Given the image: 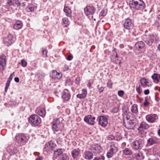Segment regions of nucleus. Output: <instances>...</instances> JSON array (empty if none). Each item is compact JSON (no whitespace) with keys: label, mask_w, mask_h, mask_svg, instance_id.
Returning a JSON list of instances; mask_svg holds the SVG:
<instances>
[{"label":"nucleus","mask_w":160,"mask_h":160,"mask_svg":"<svg viewBox=\"0 0 160 160\" xmlns=\"http://www.w3.org/2000/svg\"><path fill=\"white\" fill-rule=\"evenodd\" d=\"M129 6L137 9H142L145 7L144 3L141 0H131L130 1Z\"/></svg>","instance_id":"obj_1"},{"label":"nucleus","mask_w":160,"mask_h":160,"mask_svg":"<svg viewBox=\"0 0 160 160\" xmlns=\"http://www.w3.org/2000/svg\"><path fill=\"white\" fill-rule=\"evenodd\" d=\"M29 120L35 126L38 125L41 122V119L39 117L35 114L31 115Z\"/></svg>","instance_id":"obj_2"},{"label":"nucleus","mask_w":160,"mask_h":160,"mask_svg":"<svg viewBox=\"0 0 160 160\" xmlns=\"http://www.w3.org/2000/svg\"><path fill=\"white\" fill-rule=\"evenodd\" d=\"M85 14L88 16L93 15L95 12V9L93 6H87L84 8Z\"/></svg>","instance_id":"obj_3"},{"label":"nucleus","mask_w":160,"mask_h":160,"mask_svg":"<svg viewBox=\"0 0 160 160\" xmlns=\"http://www.w3.org/2000/svg\"><path fill=\"white\" fill-rule=\"evenodd\" d=\"M123 121L125 127L129 129H133L135 126L136 123L133 120L126 121L125 119H123Z\"/></svg>","instance_id":"obj_4"},{"label":"nucleus","mask_w":160,"mask_h":160,"mask_svg":"<svg viewBox=\"0 0 160 160\" xmlns=\"http://www.w3.org/2000/svg\"><path fill=\"white\" fill-rule=\"evenodd\" d=\"M143 37V40L149 46H151L154 41V36L152 35L147 37V35H145Z\"/></svg>","instance_id":"obj_5"},{"label":"nucleus","mask_w":160,"mask_h":160,"mask_svg":"<svg viewBox=\"0 0 160 160\" xmlns=\"http://www.w3.org/2000/svg\"><path fill=\"white\" fill-rule=\"evenodd\" d=\"M123 25L124 28L127 29H131L133 27L132 20L129 18H127L125 20Z\"/></svg>","instance_id":"obj_6"},{"label":"nucleus","mask_w":160,"mask_h":160,"mask_svg":"<svg viewBox=\"0 0 160 160\" xmlns=\"http://www.w3.org/2000/svg\"><path fill=\"white\" fill-rule=\"evenodd\" d=\"M143 142L141 140L139 141H135L133 143V147L136 150H140L142 147Z\"/></svg>","instance_id":"obj_7"},{"label":"nucleus","mask_w":160,"mask_h":160,"mask_svg":"<svg viewBox=\"0 0 160 160\" xmlns=\"http://www.w3.org/2000/svg\"><path fill=\"white\" fill-rule=\"evenodd\" d=\"M95 118L94 117H92L91 115H88L85 116L84 118V121L88 124L93 125L94 124V120Z\"/></svg>","instance_id":"obj_8"},{"label":"nucleus","mask_w":160,"mask_h":160,"mask_svg":"<svg viewBox=\"0 0 160 160\" xmlns=\"http://www.w3.org/2000/svg\"><path fill=\"white\" fill-rule=\"evenodd\" d=\"M157 115L156 114H150L147 115L146 118L149 122L153 123L156 119Z\"/></svg>","instance_id":"obj_9"},{"label":"nucleus","mask_w":160,"mask_h":160,"mask_svg":"<svg viewBox=\"0 0 160 160\" xmlns=\"http://www.w3.org/2000/svg\"><path fill=\"white\" fill-rule=\"evenodd\" d=\"M99 124L102 126L105 127L108 124L107 119L105 117L102 116L100 117L99 119Z\"/></svg>","instance_id":"obj_10"},{"label":"nucleus","mask_w":160,"mask_h":160,"mask_svg":"<svg viewBox=\"0 0 160 160\" xmlns=\"http://www.w3.org/2000/svg\"><path fill=\"white\" fill-rule=\"evenodd\" d=\"M16 138L18 142L21 143L24 142L26 140L27 138L24 135L21 134L17 135L16 136Z\"/></svg>","instance_id":"obj_11"},{"label":"nucleus","mask_w":160,"mask_h":160,"mask_svg":"<svg viewBox=\"0 0 160 160\" xmlns=\"http://www.w3.org/2000/svg\"><path fill=\"white\" fill-rule=\"evenodd\" d=\"M93 152L86 151H85L84 155L85 159L88 160H91L93 158Z\"/></svg>","instance_id":"obj_12"},{"label":"nucleus","mask_w":160,"mask_h":160,"mask_svg":"<svg viewBox=\"0 0 160 160\" xmlns=\"http://www.w3.org/2000/svg\"><path fill=\"white\" fill-rule=\"evenodd\" d=\"M6 66V59L2 58H0V70H3Z\"/></svg>","instance_id":"obj_13"},{"label":"nucleus","mask_w":160,"mask_h":160,"mask_svg":"<svg viewBox=\"0 0 160 160\" xmlns=\"http://www.w3.org/2000/svg\"><path fill=\"white\" fill-rule=\"evenodd\" d=\"M149 125L147 123L142 122L138 128V130L139 131L142 130L144 129H148L149 128Z\"/></svg>","instance_id":"obj_14"},{"label":"nucleus","mask_w":160,"mask_h":160,"mask_svg":"<svg viewBox=\"0 0 160 160\" xmlns=\"http://www.w3.org/2000/svg\"><path fill=\"white\" fill-rule=\"evenodd\" d=\"M62 152L61 149H57L54 151V153L53 154L54 157L53 158L55 159L57 158L60 155V156L62 155ZM55 159L53 158V160Z\"/></svg>","instance_id":"obj_15"},{"label":"nucleus","mask_w":160,"mask_h":160,"mask_svg":"<svg viewBox=\"0 0 160 160\" xmlns=\"http://www.w3.org/2000/svg\"><path fill=\"white\" fill-rule=\"evenodd\" d=\"M110 58L112 60L114 61L115 59L117 57V54L116 51V48H114L112 51L111 52H110Z\"/></svg>","instance_id":"obj_16"},{"label":"nucleus","mask_w":160,"mask_h":160,"mask_svg":"<svg viewBox=\"0 0 160 160\" xmlns=\"http://www.w3.org/2000/svg\"><path fill=\"white\" fill-rule=\"evenodd\" d=\"M152 78L154 82L158 83L160 79V76L157 73H154L152 76Z\"/></svg>","instance_id":"obj_17"},{"label":"nucleus","mask_w":160,"mask_h":160,"mask_svg":"<svg viewBox=\"0 0 160 160\" xmlns=\"http://www.w3.org/2000/svg\"><path fill=\"white\" fill-rule=\"evenodd\" d=\"M22 26V24L21 22L20 21H18L16 22V23L14 25L13 28L16 30H18L21 28Z\"/></svg>","instance_id":"obj_18"},{"label":"nucleus","mask_w":160,"mask_h":160,"mask_svg":"<svg viewBox=\"0 0 160 160\" xmlns=\"http://www.w3.org/2000/svg\"><path fill=\"white\" fill-rule=\"evenodd\" d=\"M145 44L143 42L140 41L136 44L135 47L137 49H138L143 48Z\"/></svg>","instance_id":"obj_19"},{"label":"nucleus","mask_w":160,"mask_h":160,"mask_svg":"<svg viewBox=\"0 0 160 160\" xmlns=\"http://www.w3.org/2000/svg\"><path fill=\"white\" fill-rule=\"evenodd\" d=\"M64 11L65 12L66 15L68 17H71V11L68 7H66L64 8Z\"/></svg>","instance_id":"obj_20"},{"label":"nucleus","mask_w":160,"mask_h":160,"mask_svg":"<svg viewBox=\"0 0 160 160\" xmlns=\"http://www.w3.org/2000/svg\"><path fill=\"white\" fill-rule=\"evenodd\" d=\"M62 98L65 100L68 101L70 98V95L68 93H67L64 92L62 95Z\"/></svg>","instance_id":"obj_21"},{"label":"nucleus","mask_w":160,"mask_h":160,"mask_svg":"<svg viewBox=\"0 0 160 160\" xmlns=\"http://www.w3.org/2000/svg\"><path fill=\"white\" fill-rule=\"evenodd\" d=\"M123 152L125 155H131L132 154V151L130 149L126 148L123 151Z\"/></svg>","instance_id":"obj_22"},{"label":"nucleus","mask_w":160,"mask_h":160,"mask_svg":"<svg viewBox=\"0 0 160 160\" xmlns=\"http://www.w3.org/2000/svg\"><path fill=\"white\" fill-rule=\"evenodd\" d=\"M79 151L78 149H74L72 152V155L73 158H76L79 154Z\"/></svg>","instance_id":"obj_23"},{"label":"nucleus","mask_w":160,"mask_h":160,"mask_svg":"<svg viewBox=\"0 0 160 160\" xmlns=\"http://www.w3.org/2000/svg\"><path fill=\"white\" fill-rule=\"evenodd\" d=\"M56 145L52 141H50L48 142V147L49 148L52 150H54V148L56 147Z\"/></svg>","instance_id":"obj_24"},{"label":"nucleus","mask_w":160,"mask_h":160,"mask_svg":"<svg viewBox=\"0 0 160 160\" xmlns=\"http://www.w3.org/2000/svg\"><path fill=\"white\" fill-rule=\"evenodd\" d=\"M148 143L150 145H152L158 143V142L156 140L152 138H149L148 141Z\"/></svg>","instance_id":"obj_25"},{"label":"nucleus","mask_w":160,"mask_h":160,"mask_svg":"<svg viewBox=\"0 0 160 160\" xmlns=\"http://www.w3.org/2000/svg\"><path fill=\"white\" fill-rule=\"evenodd\" d=\"M38 113L40 116L43 117L45 116L46 114V111L44 109H42L39 110Z\"/></svg>","instance_id":"obj_26"},{"label":"nucleus","mask_w":160,"mask_h":160,"mask_svg":"<svg viewBox=\"0 0 160 160\" xmlns=\"http://www.w3.org/2000/svg\"><path fill=\"white\" fill-rule=\"evenodd\" d=\"M132 112L134 113H136L138 112L137 105L136 104H134L132 106L131 109Z\"/></svg>","instance_id":"obj_27"},{"label":"nucleus","mask_w":160,"mask_h":160,"mask_svg":"<svg viewBox=\"0 0 160 160\" xmlns=\"http://www.w3.org/2000/svg\"><path fill=\"white\" fill-rule=\"evenodd\" d=\"M140 81L142 85L143 86H148L147 83L148 82H147L146 79H145L144 78H142L140 80Z\"/></svg>","instance_id":"obj_28"},{"label":"nucleus","mask_w":160,"mask_h":160,"mask_svg":"<svg viewBox=\"0 0 160 160\" xmlns=\"http://www.w3.org/2000/svg\"><path fill=\"white\" fill-rule=\"evenodd\" d=\"M111 150L114 152H116L118 151V149L116 145L114 143L112 144L111 145Z\"/></svg>","instance_id":"obj_29"},{"label":"nucleus","mask_w":160,"mask_h":160,"mask_svg":"<svg viewBox=\"0 0 160 160\" xmlns=\"http://www.w3.org/2000/svg\"><path fill=\"white\" fill-rule=\"evenodd\" d=\"M69 158L68 155L66 154L62 155L59 158V160H68Z\"/></svg>","instance_id":"obj_30"},{"label":"nucleus","mask_w":160,"mask_h":160,"mask_svg":"<svg viewBox=\"0 0 160 160\" xmlns=\"http://www.w3.org/2000/svg\"><path fill=\"white\" fill-rule=\"evenodd\" d=\"M69 158L68 155L66 154L62 155L59 158V160H68Z\"/></svg>","instance_id":"obj_31"},{"label":"nucleus","mask_w":160,"mask_h":160,"mask_svg":"<svg viewBox=\"0 0 160 160\" xmlns=\"http://www.w3.org/2000/svg\"><path fill=\"white\" fill-rule=\"evenodd\" d=\"M58 125H52V129L54 132V133H55V132H57L59 130V128Z\"/></svg>","instance_id":"obj_32"},{"label":"nucleus","mask_w":160,"mask_h":160,"mask_svg":"<svg viewBox=\"0 0 160 160\" xmlns=\"http://www.w3.org/2000/svg\"><path fill=\"white\" fill-rule=\"evenodd\" d=\"M114 152L112 151L111 149L108 152L107 154V156L108 158H110L112 157L113 155V153Z\"/></svg>","instance_id":"obj_33"},{"label":"nucleus","mask_w":160,"mask_h":160,"mask_svg":"<svg viewBox=\"0 0 160 160\" xmlns=\"http://www.w3.org/2000/svg\"><path fill=\"white\" fill-rule=\"evenodd\" d=\"M15 0H8V1L7 3L9 5L14 6V4H15Z\"/></svg>","instance_id":"obj_34"},{"label":"nucleus","mask_w":160,"mask_h":160,"mask_svg":"<svg viewBox=\"0 0 160 160\" xmlns=\"http://www.w3.org/2000/svg\"><path fill=\"white\" fill-rule=\"evenodd\" d=\"M52 123V125L55 124V125H59L60 123V122L59 119L57 118L56 119L54 120Z\"/></svg>","instance_id":"obj_35"},{"label":"nucleus","mask_w":160,"mask_h":160,"mask_svg":"<svg viewBox=\"0 0 160 160\" xmlns=\"http://www.w3.org/2000/svg\"><path fill=\"white\" fill-rule=\"evenodd\" d=\"M47 51L46 49L42 48V55L43 57H46L47 56Z\"/></svg>","instance_id":"obj_36"},{"label":"nucleus","mask_w":160,"mask_h":160,"mask_svg":"<svg viewBox=\"0 0 160 160\" xmlns=\"http://www.w3.org/2000/svg\"><path fill=\"white\" fill-rule=\"evenodd\" d=\"M132 114L131 113H128L126 115V118H124L126 121H129L130 120V117L132 116Z\"/></svg>","instance_id":"obj_37"},{"label":"nucleus","mask_w":160,"mask_h":160,"mask_svg":"<svg viewBox=\"0 0 160 160\" xmlns=\"http://www.w3.org/2000/svg\"><path fill=\"white\" fill-rule=\"evenodd\" d=\"M105 159L104 157L102 156H101L99 157H96L94 158L93 160H104Z\"/></svg>","instance_id":"obj_38"},{"label":"nucleus","mask_w":160,"mask_h":160,"mask_svg":"<svg viewBox=\"0 0 160 160\" xmlns=\"http://www.w3.org/2000/svg\"><path fill=\"white\" fill-rule=\"evenodd\" d=\"M62 21L63 22V23L66 24L65 25V27H67V25L68 24V20L67 19L65 18L62 19Z\"/></svg>","instance_id":"obj_39"},{"label":"nucleus","mask_w":160,"mask_h":160,"mask_svg":"<svg viewBox=\"0 0 160 160\" xmlns=\"http://www.w3.org/2000/svg\"><path fill=\"white\" fill-rule=\"evenodd\" d=\"M98 89L99 92H102L104 89V88L103 87L100 86L99 85H98Z\"/></svg>","instance_id":"obj_40"},{"label":"nucleus","mask_w":160,"mask_h":160,"mask_svg":"<svg viewBox=\"0 0 160 160\" xmlns=\"http://www.w3.org/2000/svg\"><path fill=\"white\" fill-rule=\"evenodd\" d=\"M61 77L62 75H61V74L57 72V74H56L54 78L59 79L61 78Z\"/></svg>","instance_id":"obj_41"},{"label":"nucleus","mask_w":160,"mask_h":160,"mask_svg":"<svg viewBox=\"0 0 160 160\" xmlns=\"http://www.w3.org/2000/svg\"><path fill=\"white\" fill-rule=\"evenodd\" d=\"M21 64L23 67H25L27 64V62L24 60H22L21 61Z\"/></svg>","instance_id":"obj_42"},{"label":"nucleus","mask_w":160,"mask_h":160,"mask_svg":"<svg viewBox=\"0 0 160 160\" xmlns=\"http://www.w3.org/2000/svg\"><path fill=\"white\" fill-rule=\"evenodd\" d=\"M108 138L109 140H111L114 139L115 138V137L112 135L111 134L108 135Z\"/></svg>","instance_id":"obj_43"},{"label":"nucleus","mask_w":160,"mask_h":160,"mask_svg":"<svg viewBox=\"0 0 160 160\" xmlns=\"http://www.w3.org/2000/svg\"><path fill=\"white\" fill-rule=\"evenodd\" d=\"M77 97L78 98H84L85 97V95H83L82 93L80 94H78L77 95Z\"/></svg>","instance_id":"obj_44"},{"label":"nucleus","mask_w":160,"mask_h":160,"mask_svg":"<svg viewBox=\"0 0 160 160\" xmlns=\"http://www.w3.org/2000/svg\"><path fill=\"white\" fill-rule=\"evenodd\" d=\"M149 104V102H148V99L147 98H146L145 100V102L143 103L144 106L145 107H147L148 106V105Z\"/></svg>","instance_id":"obj_45"},{"label":"nucleus","mask_w":160,"mask_h":160,"mask_svg":"<svg viewBox=\"0 0 160 160\" xmlns=\"http://www.w3.org/2000/svg\"><path fill=\"white\" fill-rule=\"evenodd\" d=\"M57 71L55 70H53L52 72V77L54 78L56 74H57Z\"/></svg>","instance_id":"obj_46"},{"label":"nucleus","mask_w":160,"mask_h":160,"mask_svg":"<svg viewBox=\"0 0 160 160\" xmlns=\"http://www.w3.org/2000/svg\"><path fill=\"white\" fill-rule=\"evenodd\" d=\"M83 95H85V97H86L87 94V91L86 89H83L82 90V93Z\"/></svg>","instance_id":"obj_47"},{"label":"nucleus","mask_w":160,"mask_h":160,"mask_svg":"<svg viewBox=\"0 0 160 160\" xmlns=\"http://www.w3.org/2000/svg\"><path fill=\"white\" fill-rule=\"evenodd\" d=\"M140 86H139L138 87H137L136 88V90L139 94H140L142 92V91L140 89Z\"/></svg>","instance_id":"obj_48"},{"label":"nucleus","mask_w":160,"mask_h":160,"mask_svg":"<svg viewBox=\"0 0 160 160\" xmlns=\"http://www.w3.org/2000/svg\"><path fill=\"white\" fill-rule=\"evenodd\" d=\"M118 94L119 96L122 97L124 94V92L122 90L119 91L118 92Z\"/></svg>","instance_id":"obj_49"},{"label":"nucleus","mask_w":160,"mask_h":160,"mask_svg":"<svg viewBox=\"0 0 160 160\" xmlns=\"http://www.w3.org/2000/svg\"><path fill=\"white\" fill-rule=\"evenodd\" d=\"M118 108H114L112 110V112L113 113H116L118 110Z\"/></svg>","instance_id":"obj_50"},{"label":"nucleus","mask_w":160,"mask_h":160,"mask_svg":"<svg viewBox=\"0 0 160 160\" xmlns=\"http://www.w3.org/2000/svg\"><path fill=\"white\" fill-rule=\"evenodd\" d=\"M15 3L18 6H20L21 5V4L19 2L18 0H15Z\"/></svg>","instance_id":"obj_51"},{"label":"nucleus","mask_w":160,"mask_h":160,"mask_svg":"<svg viewBox=\"0 0 160 160\" xmlns=\"http://www.w3.org/2000/svg\"><path fill=\"white\" fill-rule=\"evenodd\" d=\"M127 108L125 107H122V110H123V113H126L127 112Z\"/></svg>","instance_id":"obj_52"},{"label":"nucleus","mask_w":160,"mask_h":160,"mask_svg":"<svg viewBox=\"0 0 160 160\" xmlns=\"http://www.w3.org/2000/svg\"><path fill=\"white\" fill-rule=\"evenodd\" d=\"M144 93L145 95H148L149 93V91L148 89L144 91Z\"/></svg>","instance_id":"obj_53"},{"label":"nucleus","mask_w":160,"mask_h":160,"mask_svg":"<svg viewBox=\"0 0 160 160\" xmlns=\"http://www.w3.org/2000/svg\"><path fill=\"white\" fill-rule=\"evenodd\" d=\"M72 57H73L72 55H69L68 56L67 58V59L68 60H71L72 59Z\"/></svg>","instance_id":"obj_54"},{"label":"nucleus","mask_w":160,"mask_h":160,"mask_svg":"<svg viewBox=\"0 0 160 160\" xmlns=\"http://www.w3.org/2000/svg\"><path fill=\"white\" fill-rule=\"evenodd\" d=\"M101 15L103 16H104L106 14V12L104 10H102L101 12Z\"/></svg>","instance_id":"obj_55"},{"label":"nucleus","mask_w":160,"mask_h":160,"mask_svg":"<svg viewBox=\"0 0 160 160\" xmlns=\"http://www.w3.org/2000/svg\"><path fill=\"white\" fill-rule=\"evenodd\" d=\"M14 72H13L10 75V76L8 80H9L10 81H11L12 80V76L13 74H14Z\"/></svg>","instance_id":"obj_56"},{"label":"nucleus","mask_w":160,"mask_h":160,"mask_svg":"<svg viewBox=\"0 0 160 160\" xmlns=\"http://www.w3.org/2000/svg\"><path fill=\"white\" fill-rule=\"evenodd\" d=\"M14 80L16 82H19V78L18 77H15L14 78Z\"/></svg>","instance_id":"obj_57"},{"label":"nucleus","mask_w":160,"mask_h":160,"mask_svg":"<svg viewBox=\"0 0 160 160\" xmlns=\"http://www.w3.org/2000/svg\"><path fill=\"white\" fill-rule=\"evenodd\" d=\"M29 9L31 12H32L34 10V8L33 7H29Z\"/></svg>","instance_id":"obj_58"},{"label":"nucleus","mask_w":160,"mask_h":160,"mask_svg":"<svg viewBox=\"0 0 160 160\" xmlns=\"http://www.w3.org/2000/svg\"><path fill=\"white\" fill-rule=\"evenodd\" d=\"M9 86L8 85H6L5 88V92H7V90Z\"/></svg>","instance_id":"obj_59"},{"label":"nucleus","mask_w":160,"mask_h":160,"mask_svg":"<svg viewBox=\"0 0 160 160\" xmlns=\"http://www.w3.org/2000/svg\"><path fill=\"white\" fill-rule=\"evenodd\" d=\"M10 81L9 80H8V81L7 82L6 85H7L9 86L10 84Z\"/></svg>","instance_id":"obj_60"},{"label":"nucleus","mask_w":160,"mask_h":160,"mask_svg":"<svg viewBox=\"0 0 160 160\" xmlns=\"http://www.w3.org/2000/svg\"><path fill=\"white\" fill-rule=\"evenodd\" d=\"M10 154L11 155H12L13 154H14L15 153V151H12V150H11L10 151Z\"/></svg>","instance_id":"obj_61"},{"label":"nucleus","mask_w":160,"mask_h":160,"mask_svg":"<svg viewBox=\"0 0 160 160\" xmlns=\"http://www.w3.org/2000/svg\"><path fill=\"white\" fill-rule=\"evenodd\" d=\"M87 86L89 87H90L91 86V84L90 82H89L88 84H87Z\"/></svg>","instance_id":"obj_62"},{"label":"nucleus","mask_w":160,"mask_h":160,"mask_svg":"<svg viewBox=\"0 0 160 160\" xmlns=\"http://www.w3.org/2000/svg\"><path fill=\"white\" fill-rule=\"evenodd\" d=\"M36 160H42V158H37L36 159Z\"/></svg>","instance_id":"obj_63"},{"label":"nucleus","mask_w":160,"mask_h":160,"mask_svg":"<svg viewBox=\"0 0 160 160\" xmlns=\"http://www.w3.org/2000/svg\"><path fill=\"white\" fill-rule=\"evenodd\" d=\"M158 49L160 50V44H159L158 45Z\"/></svg>","instance_id":"obj_64"}]
</instances>
